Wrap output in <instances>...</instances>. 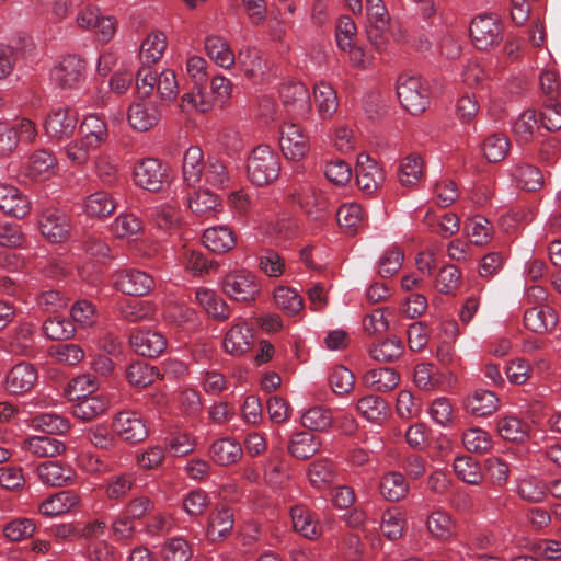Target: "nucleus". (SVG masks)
<instances>
[{"instance_id":"13","label":"nucleus","mask_w":561,"mask_h":561,"mask_svg":"<svg viewBox=\"0 0 561 561\" xmlns=\"http://www.w3.org/2000/svg\"><path fill=\"white\" fill-rule=\"evenodd\" d=\"M279 146L287 159L298 161L309 151V140L300 126L284 123L280 129Z\"/></svg>"},{"instance_id":"46","label":"nucleus","mask_w":561,"mask_h":561,"mask_svg":"<svg viewBox=\"0 0 561 561\" xmlns=\"http://www.w3.org/2000/svg\"><path fill=\"white\" fill-rule=\"evenodd\" d=\"M403 351V342L396 336H391L380 343L374 344L369 348V354L377 362L390 363L400 358Z\"/></svg>"},{"instance_id":"7","label":"nucleus","mask_w":561,"mask_h":561,"mask_svg":"<svg viewBox=\"0 0 561 561\" xmlns=\"http://www.w3.org/2000/svg\"><path fill=\"white\" fill-rule=\"evenodd\" d=\"M470 36L478 49L488 50L503 39V26L495 14H481L471 22Z\"/></svg>"},{"instance_id":"63","label":"nucleus","mask_w":561,"mask_h":561,"mask_svg":"<svg viewBox=\"0 0 561 561\" xmlns=\"http://www.w3.org/2000/svg\"><path fill=\"white\" fill-rule=\"evenodd\" d=\"M45 335L51 341L68 340L75 334V327L71 321L64 318H48L43 324Z\"/></svg>"},{"instance_id":"12","label":"nucleus","mask_w":561,"mask_h":561,"mask_svg":"<svg viewBox=\"0 0 561 561\" xmlns=\"http://www.w3.org/2000/svg\"><path fill=\"white\" fill-rule=\"evenodd\" d=\"M57 160L55 156L45 149L34 151L28 160L21 167L20 176L24 181H43L55 173Z\"/></svg>"},{"instance_id":"39","label":"nucleus","mask_w":561,"mask_h":561,"mask_svg":"<svg viewBox=\"0 0 561 561\" xmlns=\"http://www.w3.org/2000/svg\"><path fill=\"white\" fill-rule=\"evenodd\" d=\"M183 179L188 186L196 185L203 174V151L197 146L190 147L183 157Z\"/></svg>"},{"instance_id":"55","label":"nucleus","mask_w":561,"mask_h":561,"mask_svg":"<svg viewBox=\"0 0 561 561\" xmlns=\"http://www.w3.org/2000/svg\"><path fill=\"white\" fill-rule=\"evenodd\" d=\"M536 112L534 110H526L523 112L517 119L513 123V134L517 141L529 142L538 128Z\"/></svg>"},{"instance_id":"50","label":"nucleus","mask_w":561,"mask_h":561,"mask_svg":"<svg viewBox=\"0 0 561 561\" xmlns=\"http://www.w3.org/2000/svg\"><path fill=\"white\" fill-rule=\"evenodd\" d=\"M462 444L470 453L484 454L492 448V437L486 431L472 427L463 432Z\"/></svg>"},{"instance_id":"26","label":"nucleus","mask_w":561,"mask_h":561,"mask_svg":"<svg viewBox=\"0 0 561 561\" xmlns=\"http://www.w3.org/2000/svg\"><path fill=\"white\" fill-rule=\"evenodd\" d=\"M78 399L79 401L72 405L71 412L75 417L85 422L101 416L108 408L107 399L101 394H83L82 397L78 394Z\"/></svg>"},{"instance_id":"41","label":"nucleus","mask_w":561,"mask_h":561,"mask_svg":"<svg viewBox=\"0 0 561 561\" xmlns=\"http://www.w3.org/2000/svg\"><path fill=\"white\" fill-rule=\"evenodd\" d=\"M334 465L329 460H318L310 463L308 478L312 486L323 490L329 488L336 479Z\"/></svg>"},{"instance_id":"37","label":"nucleus","mask_w":561,"mask_h":561,"mask_svg":"<svg viewBox=\"0 0 561 561\" xmlns=\"http://www.w3.org/2000/svg\"><path fill=\"white\" fill-rule=\"evenodd\" d=\"M236 61L250 79L257 80L266 69V62L262 59L260 50L256 48L244 47L239 50Z\"/></svg>"},{"instance_id":"16","label":"nucleus","mask_w":561,"mask_h":561,"mask_svg":"<svg viewBox=\"0 0 561 561\" xmlns=\"http://www.w3.org/2000/svg\"><path fill=\"white\" fill-rule=\"evenodd\" d=\"M37 378L38 374L33 364L20 362L7 374L5 388L10 393L23 394L34 387Z\"/></svg>"},{"instance_id":"14","label":"nucleus","mask_w":561,"mask_h":561,"mask_svg":"<svg viewBox=\"0 0 561 561\" xmlns=\"http://www.w3.org/2000/svg\"><path fill=\"white\" fill-rule=\"evenodd\" d=\"M85 68L81 57L68 55L53 69L51 77L61 88H77L85 78Z\"/></svg>"},{"instance_id":"36","label":"nucleus","mask_w":561,"mask_h":561,"mask_svg":"<svg viewBox=\"0 0 561 561\" xmlns=\"http://www.w3.org/2000/svg\"><path fill=\"white\" fill-rule=\"evenodd\" d=\"M379 488L381 495L391 502H398L409 493V484L404 476L397 471L385 473Z\"/></svg>"},{"instance_id":"21","label":"nucleus","mask_w":561,"mask_h":561,"mask_svg":"<svg viewBox=\"0 0 561 561\" xmlns=\"http://www.w3.org/2000/svg\"><path fill=\"white\" fill-rule=\"evenodd\" d=\"M80 502V495L73 490L57 492L39 504V512L48 517L58 516L69 512Z\"/></svg>"},{"instance_id":"51","label":"nucleus","mask_w":561,"mask_h":561,"mask_svg":"<svg viewBox=\"0 0 561 561\" xmlns=\"http://www.w3.org/2000/svg\"><path fill=\"white\" fill-rule=\"evenodd\" d=\"M116 208L112 196L106 192H95L85 199V211L89 216L107 217Z\"/></svg>"},{"instance_id":"47","label":"nucleus","mask_w":561,"mask_h":561,"mask_svg":"<svg viewBox=\"0 0 561 561\" xmlns=\"http://www.w3.org/2000/svg\"><path fill=\"white\" fill-rule=\"evenodd\" d=\"M27 449L37 457H55L65 451V444L54 436H34L27 442Z\"/></svg>"},{"instance_id":"23","label":"nucleus","mask_w":561,"mask_h":561,"mask_svg":"<svg viewBox=\"0 0 561 561\" xmlns=\"http://www.w3.org/2000/svg\"><path fill=\"white\" fill-rule=\"evenodd\" d=\"M558 314L551 307H531L524 313L525 327L535 333H546L556 328Z\"/></svg>"},{"instance_id":"10","label":"nucleus","mask_w":561,"mask_h":561,"mask_svg":"<svg viewBox=\"0 0 561 561\" xmlns=\"http://www.w3.org/2000/svg\"><path fill=\"white\" fill-rule=\"evenodd\" d=\"M42 234L54 243L65 241L70 232V218L61 209L49 207L42 211L38 219Z\"/></svg>"},{"instance_id":"58","label":"nucleus","mask_w":561,"mask_h":561,"mask_svg":"<svg viewBox=\"0 0 561 561\" xmlns=\"http://www.w3.org/2000/svg\"><path fill=\"white\" fill-rule=\"evenodd\" d=\"M87 439L99 449L111 450L117 445L116 434L105 424H96L87 430Z\"/></svg>"},{"instance_id":"24","label":"nucleus","mask_w":561,"mask_h":561,"mask_svg":"<svg viewBox=\"0 0 561 561\" xmlns=\"http://www.w3.org/2000/svg\"><path fill=\"white\" fill-rule=\"evenodd\" d=\"M253 341L252 328L244 321L238 322L226 333L225 350L232 355H241L250 350Z\"/></svg>"},{"instance_id":"57","label":"nucleus","mask_w":561,"mask_h":561,"mask_svg":"<svg viewBox=\"0 0 561 561\" xmlns=\"http://www.w3.org/2000/svg\"><path fill=\"white\" fill-rule=\"evenodd\" d=\"M161 552L164 561H188L193 554L191 545L182 537L168 539Z\"/></svg>"},{"instance_id":"28","label":"nucleus","mask_w":561,"mask_h":561,"mask_svg":"<svg viewBox=\"0 0 561 561\" xmlns=\"http://www.w3.org/2000/svg\"><path fill=\"white\" fill-rule=\"evenodd\" d=\"M203 243L211 252L226 253L236 245V237L227 226L211 227L204 231Z\"/></svg>"},{"instance_id":"33","label":"nucleus","mask_w":561,"mask_h":561,"mask_svg":"<svg viewBox=\"0 0 561 561\" xmlns=\"http://www.w3.org/2000/svg\"><path fill=\"white\" fill-rule=\"evenodd\" d=\"M294 529L307 539L320 536V526L313 513L305 506L296 505L290 510Z\"/></svg>"},{"instance_id":"31","label":"nucleus","mask_w":561,"mask_h":561,"mask_svg":"<svg viewBox=\"0 0 561 561\" xmlns=\"http://www.w3.org/2000/svg\"><path fill=\"white\" fill-rule=\"evenodd\" d=\"M167 45V36L163 32H150L140 45L139 58L142 65L151 66L160 60Z\"/></svg>"},{"instance_id":"15","label":"nucleus","mask_w":561,"mask_h":561,"mask_svg":"<svg viewBox=\"0 0 561 561\" xmlns=\"http://www.w3.org/2000/svg\"><path fill=\"white\" fill-rule=\"evenodd\" d=\"M233 527L234 514L232 508L221 505L209 513L205 535L213 543L222 542L232 534Z\"/></svg>"},{"instance_id":"6","label":"nucleus","mask_w":561,"mask_h":561,"mask_svg":"<svg viewBox=\"0 0 561 561\" xmlns=\"http://www.w3.org/2000/svg\"><path fill=\"white\" fill-rule=\"evenodd\" d=\"M112 430L116 437L130 445L144 442L149 435L147 423L137 411L118 412L113 419Z\"/></svg>"},{"instance_id":"52","label":"nucleus","mask_w":561,"mask_h":561,"mask_svg":"<svg viewBox=\"0 0 561 561\" xmlns=\"http://www.w3.org/2000/svg\"><path fill=\"white\" fill-rule=\"evenodd\" d=\"M119 317L130 323L140 322L151 317V308L142 301L124 299L117 304Z\"/></svg>"},{"instance_id":"22","label":"nucleus","mask_w":561,"mask_h":561,"mask_svg":"<svg viewBox=\"0 0 561 561\" xmlns=\"http://www.w3.org/2000/svg\"><path fill=\"white\" fill-rule=\"evenodd\" d=\"M499 398L490 390L477 389L465 401L466 410L478 417H485L499 409Z\"/></svg>"},{"instance_id":"17","label":"nucleus","mask_w":561,"mask_h":561,"mask_svg":"<svg viewBox=\"0 0 561 561\" xmlns=\"http://www.w3.org/2000/svg\"><path fill=\"white\" fill-rule=\"evenodd\" d=\"M131 348L145 357H158L167 348V339L156 331H135L129 336Z\"/></svg>"},{"instance_id":"40","label":"nucleus","mask_w":561,"mask_h":561,"mask_svg":"<svg viewBox=\"0 0 561 561\" xmlns=\"http://www.w3.org/2000/svg\"><path fill=\"white\" fill-rule=\"evenodd\" d=\"M320 447V443L310 432H299L291 436L288 451L297 459H308L312 457Z\"/></svg>"},{"instance_id":"45","label":"nucleus","mask_w":561,"mask_h":561,"mask_svg":"<svg viewBox=\"0 0 561 561\" xmlns=\"http://www.w3.org/2000/svg\"><path fill=\"white\" fill-rule=\"evenodd\" d=\"M36 530V524L32 518L15 517L2 525L3 536L11 542L30 538Z\"/></svg>"},{"instance_id":"27","label":"nucleus","mask_w":561,"mask_h":561,"mask_svg":"<svg viewBox=\"0 0 561 561\" xmlns=\"http://www.w3.org/2000/svg\"><path fill=\"white\" fill-rule=\"evenodd\" d=\"M399 381V373L390 367L370 369L363 376L365 386L377 392L391 391L398 386Z\"/></svg>"},{"instance_id":"30","label":"nucleus","mask_w":561,"mask_h":561,"mask_svg":"<svg viewBox=\"0 0 561 561\" xmlns=\"http://www.w3.org/2000/svg\"><path fill=\"white\" fill-rule=\"evenodd\" d=\"M356 410L364 419L375 424H382L389 415L388 403L376 394L360 398L357 401Z\"/></svg>"},{"instance_id":"35","label":"nucleus","mask_w":561,"mask_h":561,"mask_svg":"<svg viewBox=\"0 0 561 561\" xmlns=\"http://www.w3.org/2000/svg\"><path fill=\"white\" fill-rule=\"evenodd\" d=\"M336 219L341 228L348 234H355L365 221L362 206L355 202L343 204L336 211Z\"/></svg>"},{"instance_id":"48","label":"nucleus","mask_w":561,"mask_h":561,"mask_svg":"<svg viewBox=\"0 0 561 561\" xmlns=\"http://www.w3.org/2000/svg\"><path fill=\"white\" fill-rule=\"evenodd\" d=\"M126 377L130 385L146 388L159 377V373L156 367L146 362L138 360L128 366Z\"/></svg>"},{"instance_id":"1","label":"nucleus","mask_w":561,"mask_h":561,"mask_svg":"<svg viewBox=\"0 0 561 561\" xmlns=\"http://www.w3.org/2000/svg\"><path fill=\"white\" fill-rule=\"evenodd\" d=\"M280 171V160L277 152L267 145L255 147L248 158V179L257 186H264L275 181Z\"/></svg>"},{"instance_id":"38","label":"nucleus","mask_w":561,"mask_h":561,"mask_svg":"<svg viewBox=\"0 0 561 561\" xmlns=\"http://www.w3.org/2000/svg\"><path fill=\"white\" fill-rule=\"evenodd\" d=\"M80 134L87 145H91L94 149L105 142L108 137L105 122L96 115H88L84 117L80 126Z\"/></svg>"},{"instance_id":"19","label":"nucleus","mask_w":561,"mask_h":561,"mask_svg":"<svg viewBox=\"0 0 561 561\" xmlns=\"http://www.w3.org/2000/svg\"><path fill=\"white\" fill-rule=\"evenodd\" d=\"M0 210L15 218H24L31 210V203L15 186L0 183Z\"/></svg>"},{"instance_id":"5","label":"nucleus","mask_w":561,"mask_h":561,"mask_svg":"<svg viewBox=\"0 0 561 561\" xmlns=\"http://www.w3.org/2000/svg\"><path fill=\"white\" fill-rule=\"evenodd\" d=\"M162 117L158 103L150 96H138L127 110L129 126L139 133H145L156 127Z\"/></svg>"},{"instance_id":"32","label":"nucleus","mask_w":561,"mask_h":561,"mask_svg":"<svg viewBox=\"0 0 561 561\" xmlns=\"http://www.w3.org/2000/svg\"><path fill=\"white\" fill-rule=\"evenodd\" d=\"M37 474L41 481L47 485L62 486L71 481L73 470L58 461H44L38 465Z\"/></svg>"},{"instance_id":"18","label":"nucleus","mask_w":561,"mask_h":561,"mask_svg":"<svg viewBox=\"0 0 561 561\" xmlns=\"http://www.w3.org/2000/svg\"><path fill=\"white\" fill-rule=\"evenodd\" d=\"M116 288L128 296L147 295L154 286L153 278L146 272L129 270L122 272L116 280Z\"/></svg>"},{"instance_id":"42","label":"nucleus","mask_w":561,"mask_h":561,"mask_svg":"<svg viewBox=\"0 0 561 561\" xmlns=\"http://www.w3.org/2000/svg\"><path fill=\"white\" fill-rule=\"evenodd\" d=\"M456 476L465 483L478 485L483 481L479 462L471 456H459L453 463Z\"/></svg>"},{"instance_id":"64","label":"nucleus","mask_w":561,"mask_h":561,"mask_svg":"<svg viewBox=\"0 0 561 561\" xmlns=\"http://www.w3.org/2000/svg\"><path fill=\"white\" fill-rule=\"evenodd\" d=\"M403 260V251L399 247L392 245L380 257L378 274L383 278L393 276L401 268Z\"/></svg>"},{"instance_id":"54","label":"nucleus","mask_w":561,"mask_h":561,"mask_svg":"<svg viewBox=\"0 0 561 561\" xmlns=\"http://www.w3.org/2000/svg\"><path fill=\"white\" fill-rule=\"evenodd\" d=\"M510 148V141L503 134H493L486 137L482 144V151L489 162L502 161Z\"/></svg>"},{"instance_id":"25","label":"nucleus","mask_w":561,"mask_h":561,"mask_svg":"<svg viewBox=\"0 0 561 561\" xmlns=\"http://www.w3.org/2000/svg\"><path fill=\"white\" fill-rule=\"evenodd\" d=\"M207 56L219 67L230 69L236 64V55L226 38L208 35L204 41Z\"/></svg>"},{"instance_id":"3","label":"nucleus","mask_w":561,"mask_h":561,"mask_svg":"<svg viewBox=\"0 0 561 561\" xmlns=\"http://www.w3.org/2000/svg\"><path fill=\"white\" fill-rule=\"evenodd\" d=\"M286 201L288 204L301 208L314 220L323 218L333 207L330 197L311 185L290 187L286 194Z\"/></svg>"},{"instance_id":"11","label":"nucleus","mask_w":561,"mask_h":561,"mask_svg":"<svg viewBox=\"0 0 561 561\" xmlns=\"http://www.w3.org/2000/svg\"><path fill=\"white\" fill-rule=\"evenodd\" d=\"M386 180L383 170L367 153H360L356 164V182L359 190L371 196Z\"/></svg>"},{"instance_id":"62","label":"nucleus","mask_w":561,"mask_h":561,"mask_svg":"<svg viewBox=\"0 0 561 561\" xmlns=\"http://www.w3.org/2000/svg\"><path fill=\"white\" fill-rule=\"evenodd\" d=\"M135 483L133 473H119L108 478L105 486L106 496L110 500H121L125 497Z\"/></svg>"},{"instance_id":"61","label":"nucleus","mask_w":561,"mask_h":561,"mask_svg":"<svg viewBox=\"0 0 561 561\" xmlns=\"http://www.w3.org/2000/svg\"><path fill=\"white\" fill-rule=\"evenodd\" d=\"M515 178L518 185L528 192H536L543 184L541 171L533 164L518 165L515 171Z\"/></svg>"},{"instance_id":"9","label":"nucleus","mask_w":561,"mask_h":561,"mask_svg":"<svg viewBox=\"0 0 561 561\" xmlns=\"http://www.w3.org/2000/svg\"><path fill=\"white\" fill-rule=\"evenodd\" d=\"M78 124V113L68 106L53 108L47 114L44 128L53 139L64 140L72 136Z\"/></svg>"},{"instance_id":"60","label":"nucleus","mask_w":561,"mask_h":561,"mask_svg":"<svg viewBox=\"0 0 561 561\" xmlns=\"http://www.w3.org/2000/svg\"><path fill=\"white\" fill-rule=\"evenodd\" d=\"M465 230L474 244L482 245L491 239L493 226L485 217L474 216L465 222Z\"/></svg>"},{"instance_id":"29","label":"nucleus","mask_w":561,"mask_h":561,"mask_svg":"<svg viewBox=\"0 0 561 561\" xmlns=\"http://www.w3.org/2000/svg\"><path fill=\"white\" fill-rule=\"evenodd\" d=\"M243 450L239 442L233 438H220L209 448V455L219 466L236 463L242 457Z\"/></svg>"},{"instance_id":"4","label":"nucleus","mask_w":561,"mask_h":561,"mask_svg":"<svg viewBox=\"0 0 561 561\" xmlns=\"http://www.w3.org/2000/svg\"><path fill=\"white\" fill-rule=\"evenodd\" d=\"M222 290L234 301L251 304L256 300L261 293V283L252 272L240 270L224 277Z\"/></svg>"},{"instance_id":"44","label":"nucleus","mask_w":561,"mask_h":561,"mask_svg":"<svg viewBox=\"0 0 561 561\" xmlns=\"http://www.w3.org/2000/svg\"><path fill=\"white\" fill-rule=\"evenodd\" d=\"M333 421L332 411L322 405L311 407L301 415V424L310 431H327L332 426Z\"/></svg>"},{"instance_id":"2","label":"nucleus","mask_w":561,"mask_h":561,"mask_svg":"<svg viewBox=\"0 0 561 561\" xmlns=\"http://www.w3.org/2000/svg\"><path fill=\"white\" fill-rule=\"evenodd\" d=\"M397 95L403 108L419 115L430 105V84L419 76L402 75L397 81Z\"/></svg>"},{"instance_id":"53","label":"nucleus","mask_w":561,"mask_h":561,"mask_svg":"<svg viewBox=\"0 0 561 561\" xmlns=\"http://www.w3.org/2000/svg\"><path fill=\"white\" fill-rule=\"evenodd\" d=\"M548 486L546 483L535 477L520 480L517 485L519 497L529 503L542 502L547 495Z\"/></svg>"},{"instance_id":"20","label":"nucleus","mask_w":561,"mask_h":561,"mask_svg":"<svg viewBox=\"0 0 561 561\" xmlns=\"http://www.w3.org/2000/svg\"><path fill=\"white\" fill-rule=\"evenodd\" d=\"M280 96L286 106L298 117H306L311 111L308 88L300 82L289 83L282 88Z\"/></svg>"},{"instance_id":"49","label":"nucleus","mask_w":561,"mask_h":561,"mask_svg":"<svg viewBox=\"0 0 561 561\" xmlns=\"http://www.w3.org/2000/svg\"><path fill=\"white\" fill-rule=\"evenodd\" d=\"M426 526L431 535L440 540H448L455 534V524L451 517L443 511H435L428 517Z\"/></svg>"},{"instance_id":"56","label":"nucleus","mask_w":561,"mask_h":561,"mask_svg":"<svg viewBox=\"0 0 561 561\" xmlns=\"http://www.w3.org/2000/svg\"><path fill=\"white\" fill-rule=\"evenodd\" d=\"M149 216L162 230H172L180 224L178 208L170 204H161L150 208Z\"/></svg>"},{"instance_id":"34","label":"nucleus","mask_w":561,"mask_h":561,"mask_svg":"<svg viewBox=\"0 0 561 561\" xmlns=\"http://www.w3.org/2000/svg\"><path fill=\"white\" fill-rule=\"evenodd\" d=\"M313 95L320 116L324 119L331 118L339 107L337 94L333 87L320 81L313 87Z\"/></svg>"},{"instance_id":"8","label":"nucleus","mask_w":561,"mask_h":561,"mask_svg":"<svg viewBox=\"0 0 561 561\" xmlns=\"http://www.w3.org/2000/svg\"><path fill=\"white\" fill-rule=\"evenodd\" d=\"M134 180L144 190L159 192L168 181L167 168L159 159H142L135 165Z\"/></svg>"},{"instance_id":"59","label":"nucleus","mask_w":561,"mask_h":561,"mask_svg":"<svg viewBox=\"0 0 561 561\" xmlns=\"http://www.w3.org/2000/svg\"><path fill=\"white\" fill-rule=\"evenodd\" d=\"M500 436L511 442H523L527 437L528 425L515 416H506L497 422Z\"/></svg>"},{"instance_id":"43","label":"nucleus","mask_w":561,"mask_h":561,"mask_svg":"<svg viewBox=\"0 0 561 561\" xmlns=\"http://www.w3.org/2000/svg\"><path fill=\"white\" fill-rule=\"evenodd\" d=\"M424 162L420 154L411 153L405 157L399 168L398 178L403 186L415 185L423 175Z\"/></svg>"}]
</instances>
